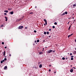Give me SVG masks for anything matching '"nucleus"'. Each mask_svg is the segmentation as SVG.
Here are the masks:
<instances>
[{
    "label": "nucleus",
    "instance_id": "obj_1",
    "mask_svg": "<svg viewBox=\"0 0 76 76\" xmlns=\"http://www.w3.org/2000/svg\"><path fill=\"white\" fill-rule=\"evenodd\" d=\"M18 29H22L23 28V26H20L18 28Z\"/></svg>",
    "mask_w": 76,
    "mask_h": 76
},
{
    "label": "nucleus",
    "instance_id": "obj_2",
    "mask_svg": "<svg viewBox=\"0 0 76 76\" xmlns=\"http://www.w3.org/2000/svg\"><path fill=\"white\" fill-rule=\"evenodd\" d=\"M53 51V50H50L48 51L47 53H51Z\"/></svg>",
    "mask_w": 76,
    "mask_h": 76
},
{
    "label": "nucleus",
    "instance_id": "obj_3",
    "mask_svg": "<svg viewBox=\"0 0 76 76\" xmlns=\"http://www.w3.org/2000/svg\"><path fill=\"white\" fill-rule=\"evenodd\" d=\"M74 34L72 33V34H71L70 35H69L68 36V38H69V37H71V36H72V35H74Z\"/></svg>",
    "mask_w": 76,
    "mask_h": 76
},
{
    "label": "nucleus",
    "instance_id": "obj_4",
    "mask_svg": "<svg viewBox=\"0 0 76 76\" xmlns=\"http://www.w3.org/2000/svg\"><path fill=\"white\" fill-rule=\"evenodd\" d=\"M73 7H74V8H75V7H76V3H75V4H74L73 5Z\"/></svg>",
    "mask_w": 76,
    "mask_h": 76
},
{
    "label": "nucleus",
    "instance_id": "obj_5",
    "mask_svg": "<svg viewBox=\"0 0 76 76\" xmlns=\"http://www.w3.org/2000/svg\"><path fill=\"white\" fill-rule=\"evenodd\" d=\"M5 19H6V20H5V21H7V17H5Z\"/></svg>",
    "mask_w": 76,
    "mask_h": 76
},
{
    "label": "nucleus",
    "instance_id": "obj_6",
    "mask_svg": "<svg viewBox=\"0 0 76 76\" xmlns=\"http://www.w3.org/2000/svg\"><path fill=\"white\" fill-rule=\"evenodd\" d=\"M10 13L11 15H13V11L10 12Z\"/></svg>",
    "mask_w": 76,
    "mask_h": 76
},
{
    "label": "nucleus",
    "instance_id": "obj_7",
    "mask_svg": "<svg viewBox=\"0 0 76 76\" xmlns=\"http://www.w3.org/2000/svg\"><path fill=\"white\" fill-rule=\"evenodd\" d=\"M45 22V24H44V25H45V26H46V25H47V21Z\"/></svg>",
    "mask_w": 76,
    "mask_h": 76
},
{
    "label": "nucleus",
    "instance_id": "obj_8",
    "mask_svg": "<svg viewBox=\"0 0 76 76\" xmlns=\"http://www.w3.org/2000/svg\"><path fill=\"white\" fill-rule=\"evenodd\" d=\"M70 72H71V73H72V72H73V69H71L70 70Z\"/></svg>",
    "mask_w": 76,
    "mask_h": 76
},
{
    "label": "nucleus",
    "instance_id": "obj_9",
    "mask_svg": "<svg viewBox=\"0 0 76 76\" xmlns=\"http://www.w3.org/2000/svg\"><path fill=\"white\" fill-rule=\"evenodd\" d=\"M71 25H70L69 28V29H68V30L69 31L70 30V28H71Z\"/></svg>",
    "mask_w": 76,
    "mask_h": 76
},
{
    "label": "nucleus",
    "instance_id": "obj_10",
    "mask_svg": "<svg viewBox=\"0 0 76 76\" xmlns=\"http://www.w3.org/2000/svg\"><path fill=\"white\" fill-rule=\"evenodd\" d=\"M7 69V66H6L4 67V69Z\"/></svg>",
    "mask_w": 76,
    "mask_h": 76
},
{
    "label": "nucleus",
    "instance_id": "obj_11",
    "mask_svg": "<svg viewBox=\"0 0 76 76\" xmlns=\"http://www.w3.org/2000/svg\"><path fill=\"white\" fill-rule=\"evenodd\" d=\"M39 67L40 68H41L42 67V64H40L39 66Z\"/></svg>",
    "mask_w": 76,
    "mask_h": 76
},
{
    "label": "nucleus",
    "instance_id": "obj_12",
    "mask_svg": "<svg viewBox=\"0 0 76 76\" xmlns=\"http://www.w3.org/2000/svg\"><path fill=\"white\" fill-rule=\"evenodd\" d=\"M4 12H6V13H8V10H4Z\"/></svg>",
    "mask_w": 76,
    "mask_h": 76
},
{
    "label": "nucleus",
    "instance_id": "obj_13",
    "mask_svg": "<svg viewBox=\"0 0 76 76\" xmlns=\"http://www.w3.org/2000/svg\"><path fill=\"white\" fill-rule=\"evenodd\" d=\"M43 53H42V52H40L39 54H42Z\"/></svg>",
    "mask_w": 76,
    "mask_h": 76
},
{
    "label": "nucleus",
    "instance_id": "obj_14",
    "mask_svg": "<svg viewBox=\"0 0 76 76\" xmlns=\"http://www.w3.org/2000/svg\"><path fill=\"white\" fill-rule=\"evenodd\" d=\"M5 51H4V56H5Z\"/></svg>",
    "mask_w": 76,
    "mask_h": 76
},
{
    "label": "nucleus",
    "instance_id": "obj_15",
    "mask_svg": "<svg viewBox=\"0 0 76 76\" xmlns=\"http://www.w3.org/2000/svg\"><path fill=\"white\" fill-rule=\"evenodd\" d=\"M44 22H47V20H46L45 19H44Z\"/></svg>",
    "mask_w": 76,
    "mask_h": 76
},
{
    "label": "nucleus",
    "instance_id": "obj_16",
    "mask_svg": "<svg viewBox=\"0 0 76 76\" xmlns=\"http://www.w3.org/2000/svg\"><path fill=\"white\" fill-rule=\"evenodd\" d=\"M64 13L65 14H66V15H67V12H65Z\"/></svg>",
    "mask_w": 76,
    "mask_h": 76
},
{
    "label": "nucleus",
    "instance_id": "obj_17",
    "mask_svg": "<svg viewBox=\"0 0 76 76\" xmlns=\"http://www.w3.org/2000/svg\"><path fill=\"white\" fill-rule=\"evenodd\" d=\"M62 15H65V12L63 13L62 14Z\"/></svg>",
    "mask_w": 76,
    "mask_h": 76
},
{
    "label": "nucleus",
    "instance_id": "obj_18",
    "mask_svg": "<svg viewBox=\"0 0 76 76\" xmlns=\"http://www.w3.org/2000/svg\"><path fill=\"white\" fill-rule=\"evenodd\" d=\"M37 42H39V39H38L37 40Z\"/></svg>",
    "mask_w": 76,
    "mask_h": 76
},
{
    "label": "nucleus",
    "instance_id": "obj_19",
    "mask_svg": "<svg viewBox=\"0 0 76 76\" xmlns=\"http://www.w3.org/2000/svg\"><path fill=\"white\" fill-rule=\"evenodd\" d=\"M62 60H65V58L63 57V58H62Z\"/></svg>",
    "mask_w": 76,
    "mask_h": 76
},
{
    "label": "nucleus",
    "instance_id": "obj_20",
    "mask_svg": "<svg viewBox=\"0 0 76 76\" xmlns=\"http://www.w3.org/2000/svg\"><path fill=\"white\" fill-rule=\"evenodd\" d=\"M54 24H55L56 25H57V23L56 22H55V23H54Z\"/></svg>",
    "mask_w": 76,
    "mask_h": 76
},
{
    "label": "nucleus",
    "instance_id": "obj_21",
    "mask_svg": "<svg viewBox=\"0 0 76 76\" xmlns=\"http://www.w3.org/2000/svg\"><path fill=\"white\" fill-rule=\"evenodd\" d=\"M8 10H9V11L11 10H12V9H11L10 8H9L8 9Z\"/></svg>",
    "mask_w": 76,
    "mask_h": 76
},
{
    "label": "nucleus",
    "instance_id": "obj_22",
    "mask_svg": "<svg viewBox=\"0 0 76 76\" xmlns=\"http://www.w3.org/2000/svg\"><path fill=\"white\" fill-rule=\"evenodd\" d=\"M29 14H33V13L32 12H30L29 13Z\"/></svg>",
    "mask_w": 76,
    "mask_h": 76
},
{
    "label": "nucleus",
    "instance_id": "obj_23",
    "mask_svg": "<svg viewBox=\"0 0 76 76\" xmlns=\"http://www.w3.org/2000/svg\"><path fill=\"white\" fill-rule=\"evenodd\" d=\"M7 60V58H4V60L5 61H6Z\"/></svg>",
    "mask_w": 76,
    "mask_h": 76
},
{
    "label": "nucleus",
    "instance_id": "obj_24",
    "mask_svg": "<svg viewBox=\"0 0 76 76\" xmlns=\"http://www.w3.org/2000/svg\"><path fill=\"white\" fill-rule=\"evenodd\" d=\"M46 34H47L46 32H44V34H45V35H46Z\"/></svg>",
    "mask_w": 76,
    "mask_h": 76
},
{
    "label": "nucleus",
    "instance_id": "obj_25",
    "mask_svg": "<svg viewBox=\"0 0 76 76\" xmlns=\"http://www.w3.org/2000/svg\"><path fill=\"white\" fill-rule=\"evenodd\" d=\"M76 51H75L73 52V54H76Z\"/></svg>",
    "mask_w": 76,
    "mask_h": 76
},
{
    "label": "nucleus",
    "instance_id": "obj_26",
    "mask_svg": "<svg viewBox=\"0 0 76 76\" xmlns=\"http://www.w3.org/2000/svg\"><path fill=\"white\" fill-rule=\"evenodd\" d=\"M71 60H73V58H71Z\"/></svg>",
    "mask_w": 76,
    "mask_h": 76
},
{
    "label": "nucleus",
    "instance_id": "obj_27",
    "mask_svg": "<svg viewBox=\"0 0 76 76\" xmlns=\"http://www.w3.org/2000/svg\"><path fill=\"white\" fill-rule=\"evenodd\" d=\"M52 28H55V26H53Z\"/></svg>",
    "mask_w": 76,
    "mask_h": 76
},
{
    "label": "nucleus",
    "instance_id": "obj_28",
    "mask_svg": "<svg viewBox=\"0 0 76 76\" xmlns=\"http://www.w3.org/2000/svg\"><path fill=\"white\" fill-rule=\"evenodd\" d=\"M25 29H28V27H25Z\"/></svg>",
    "mask_w": 76,
    "mask_h": 76
},
{
    "label": "nucleus",
    "instance_id": "obj_29",
    "mask_svg": "<svg viewBox=\"0 0 76 76\" xmlns=\"http://www.w3.org/2000/svg\"><path fill=\"white\" fill-rule=\"evenodd\" d=\"M34 32L35 33H36V32H37V31H36V30L34 31Z\"/></svg>",
    "mask_w": 76,
    "mask_h": 76
},
{
    "label": "nucleus",
    "instance_id": "obj_30",
    "mask_svg": "<svg viewBox=\"0 0 76 76\" xmlns=\"http://www.w3.org/2000/svg\"><path fill=\"white\" fill-rule=\"evenodd\" d=\"M49 31H51V29H50H50H49Z\"/></svg>",
    "mask_w": 76,
    "mask_h": 76
},
{
    "label": "nucleus",
    "instance_id": "obj_31",
    "mask_svg": "<svg viewBox=\"0 0 76 76\" xmlns=\"http://www.w3.org/2000/svg\"><path fill=\"white\" fill-rule=\"evenodd\" d=\"M4 15H7V13H4Z\"/></svg>",
    "mask_w": 76,
    "mask_h": 76
},
{
    "label": "nucleus",
    "instance_id": "obj_32",
    "mask_svg": "<svg viewBox=\"0 0 76 76\" xmlns=\"http://www.w3.org/2000/svg\"><path fill=\"white\" fill-rule=\"evenodd\" d=\"M4 42H2V44L3 45H4Z\"/></svg>",
    "mask_w": 76,
    "mask_h": 76
},
{
    "label": "nucleus",
    "instance_id": "obj_33",
    "mask_svg": "<svg viewBox=\"0 0 76 76\" xmlns=\"http://www.w3.org/2000/svg\"><path fill=\"white\" fill-rule=\"evenodd\" d=\"M3 61H1V63H3Z\"/></svg>",
    "mask_w": 76,
    "mask_h": 76
},
{
    "label": "nucleus",
    "instance_id": "obj_34",
    "mask_svg": "<svg viewBox=\"0 0 76 76\" xmlns=\"http://www.w3.org/2000/svg\"><path fill=\"white\" fill-rule=\"evenodd\" d=\"M47 34H49V32H47Z\"/></svg>",
    "mask_w": 76,
    "mask_h": 76
},
{
    "label": "nucleus",
    "instance_id": "obj_35",
    "mask_svg": "<svg viewBox=\"0 0 76 76\" xmlns=\"http://www.w3.org/2000/svg\"><path fill=\"white\" fill-rule=\"evenodd\" d=\"M70 56H72V53H70Z\"/></svg>",
    "mask_w": 76,
    "mask_h": 76
},
{
    "label": "nucleus",
    "instance_id": "obj_36",
    "mask_svg": "<svg viewBox=\"0 0 76 76\" xmlns=\"http://www.w3.org/2000/svg\"><path fill=\"white\" fill-rule=\"evenodd\" d=\"M4 60H3L2 61H3V62H4Z\"/></svg>",
    "mask_w": 76,
    "mask_h": 76
},
{
    "label": "nucleus",
    "instance_id": "obj_37",
    "mask_svg": "<svg viewBox=\"0 0 76 76\" xmlns=\"http://www.w3.org/2000/svg\"><path fill=\"white\" fill-rule=\"evenodd\" d=\"M49 67H51V65H49Z\"/></svg>",
    "mask_w": 76,
    "mask_h": 76
},
{
    "label": "nucleus",
    "instance_id": "obj_38",
    "mask_svg": "<svg viewBox=\"0 0 76 76\" xmlns=\"http://www.w3.org/2000/svg\"><path fill=\"white\" fill-rule=\"evenodd\" d=\"M71 57L72 58V57H73V56H71Z\"/></svg>",
    "mask_w": 76,
    "mask_h": 76
},
{
    "label": "nucleus",
    "instance_id": "obj_39",
    "mask_svg": "<svg viewBox=\"0 0 76 76\" xmlns=\"http://www.w3.org/2000/svg\"><path fill=\"white\" fill-rule=\"evenodd\" d=\"M35 69H37V67H35Z\"/></svg>",
    "mask_w": 76,
    "mask_h": 76
},
{
    "label": "nucleus",
    "instance_id": "obj_40",
    "mask_svg": "<svg viewBox=\"0 0 76 76\" xmlns=\"http://www.w3.org/2000/svg\"><path fill=\"white\" fill-rule=\"evenodd\" d=\"M49 72H51V69H49Z\"/></svg>",
    "mask_w": 76,
    "mask_h": 76
},
{
    "label": "nucleus",
    "instance_id": "obj_41",
    "mask_svg": "<svg viewBox=\"0 0 76 76\" xmlns=\"http://www.w3.org/2000/svg\"><path fill=\"white\" fill-rule=\"evenodd\" d=\"M53 53H55V50H53Z\"/></svg>",
    "mask_w": 76,
    "mask_h": 76
},
{
    "label": "nucleus",
    "instance_id": "obj_42",
    "mask_svg": "<svg viewBox=\"0 0 76 76\" xmlns=\"http://www.w3.org/2000/svg\"><path fill=\"white\" fill-rule=\"evenodd\" d=\"M3 25H1V27H3Z\"/></svg>",
    "mask_w": 76,
    "mask_h": 76
},
{
    "label": "nucleus",
    "instance_id": "obj_43",
    "mask_svg": "<svg viewBox=\"0 0 76 76\" xmlns=\"http://www.w3.org/2000/svg\"><path fill=\"white\" fill-rule=\"evenodd\" d=\"M73 68L74 69H76V68H75V67H73Z\"/></svg>",
    "mask_w": 76,
    "mask_h": 76
},
{
    "label": "nucleus",
    "instance_id": "obj_44",
    "mask_svg": "<svg viewBox=\"0 0 76 76\" xmlns=\"http://www.w3.org/2000/svg\"><path fill=\"white\" fill-rule=\"evenodd\" d=\"M48 37H49V38H50V37H51V36H49Z\"/></svg>",
    "mask_w": 76,
    "mask_h": 76
},
{
    "label": "nucleus",
    "instance_id": "obj_45",
    "mask_svg": "<svg viewBox=\"0 0 76 76\" xmlns=\"http://www.w3.org/2000/svg\"><path fill=\"white\" fill-rule=\"evenodd\" d=\"M66 60H67V59H68V58H66Z\"/></svg>",
    "mask_w": 76,
    "mask_h": 76
},
{
    "label": "nucleus",
    "instance_id": "obj_46",
    "mask_svg": "<svg viewBox=\"0 0 76 76\" xmlns=\"http://www.w3.org/2000/svg\"><path fill=\"white\" fill-rule=\"evenodd\" d=\"M72 15H73V16L74 15V13L72 14Z\"/></svg>",
    "mask_w": 76,
    "mask_h": 76
},
{
    "label": "nucleus",
    "instance_id": "obj_47",
    "mask_svg": "<svg viewBox=\"0 0 76 76\" xmlns=\"http://www.w3.org/2000/svg\"><path fill=\"white\" fill-rule=\"evenodd\" d=\"M70 23V22H69L67 24H69Z\"/></svg>",
    "mask_w": 76,
    "mask_h": 76
},
{
    "label": "nucleus",
    "instance_id": "obj_48",
    "mask_svg": "<svg viewBox=\"0 0 76 76\" xmlns=\"http://www.w3.org/2000/svg\"><path fill=\"white\" fill-rule=\"evenodd\" d=\"M5 48H7V47H5Z\"/></svg>",
    "mask_w": 76,
    "mask_h": 76
},
{
    "label": "nucleus",
    "instance_id": "obj_49",
    "mask_svg": "<svg viewBox=\"0 0 76 76\" xmlns=\"http://www.w3.org/2000/svg\"><path fill=\"white\" fill-rule=\"evenodd\" d=\"M54 73H56V72H54Z\"/></svg>",
    "mask_w": 76,
    "mask_h": 76
},
{
    "label": "nucleus",
    "instance_id": "obj_50",
    "mask_svg": "<svg viewBox=\"0 0 76 76\" xmlns=\"http://www.w3.org/2000/svg\"><path fill=\"white\" fill-rule=\"evenodd\" d=\"M9 56H10H10H11V54H10L9 55Z\"/></svg>",
    "mask_w": 76,
    "mask_h": 76
},
{
    "label": "nucleus",
    "instance_id": "obj_51",
    "mask_svg": "<svg viewBox=\"0 0 76 76\" xmlns=\"http://www.w3.org/2000/svg\"><path fill=\"white\" fill-rule=\"evenodd\" d=\"M43 42H45V40H43Z\"/></svg>",
    "mask_w": 76,
    "mask_h": 76
},
{
    "label": "nucleus",
    "instance_id": "obj_52",
    "mask_svg": "<svg viewBox=\"0 0 76 76\" xmlns=\"http://www.w3.org/2000/svg\"><path fill=\"white\" fill-rule=\"evenodd\" d=\"M37 42V41H35V42Z\"/></svg>",
    "mask_w": 76,
    "mask_h": 76
},
{
    "label": "nucleus",
    "instance_id": "obj_53",
    "mask_svg": "<svg viewBox=\"0 0 76 76\" xmlns=\"http://www.w3.org/2000/svg\"><path fill=\"white\" fill-rule=\"evenodd\" d=\"M44 48H43V50L42 51H44Z\"/></svg>",
    "mask_w": 76,
    "mask_h": 76
},
{
    "label": "nucleus",
    "instance_id": "obj_54",
    "mask_svg": "<svg viewBox=\"0 0 76 76\" xmlns=\"http://www.w3.org/2000/svg\"><path fill=\"white\" fill-rule=\"evenodd\" d=\"M70 67H72V65H70Z\"/></svg>",
    "mask_w": 76,
    "mask_h": 76
},
{
    "label": "nucleus",
    "instance_id": "obj_55",
    "mask_svg": "<svg viewBox=\"0 0 76 76\" xmlns=\"http://www.w3.org/2000/svg\"><path fill=\"white\" fill-rule=\"evenodd\" d=\"M35 8H37V6H36L35 7Z\"/></svg>",
    "mask_w": 76,
    "mask_h": 76
},
{
    "label": "nucleus",
    "instance_id": "obj_56",
    "mask_svg": "<svg viewBox=\"0 0 76 76\" xmlns=\"http://www.w3.org/2000/svg\"><path fill=\"white\" fill-rule=\"evenodd\" d=\"M75 42H76V39L75 40Z\"/></svg>",
    "mask_w": 76,
    "mask_h": 76
},
{
    "label": "nucleus",
    "instance_id": "obj_57",
    "mask_svg": "<svg viewBox=\"0 0 76 76\" xmlns=\"http://www.w3.org/2000/svg\"><path fill=\"white\" fill-rule=\"evenodd\" d=\"M72 19H74V17H73V18H72Z\"/></svg>",
    "mask_w": 76,
    "mask_h": 76
},
{
    "label": "nucleus",
    "instance_id": "obj_58",
    "mask_svg": "<svg viewBox=\"0 0 76 76\" xmlns=\"http://www.w3.org/2000/svg\"><path fill=\"white\" fill-rule=\"evenodd\" d=\"M5 58H6V56H5Z\"/></svg>",
    "mask_w": 76,
    "mask_h": 76
},
{
    "label": "nucleus",
    "instance_id": "obj_59",
    "mask_svg": "<svg viewBox=\"0 0 76 76\" xmlns=\"http://www.w3.org/2000/svg\"><path fill=\"white\" fill-rule=\"evenodd\" d=\"M75 20H74V22H75Z\"/></svg>",
    "mask_w": 76,
    "mask_h": 76
},
{
    "label": "nucleus",
    "instance_id": "obj_60",
    "mask_svg": "<svg viewBox=\"0 0 76 76\" xmlns=\"http://www.w3.org/2000/svg\"><path fill=\"white\" fill-rule=\"evenodd\" d=\"M3 53H4V52H3Z\"/></svg>",
    "mask_w": 76,
    "mask_h": 76
},
{
    "label": "nucleus",
    "instance_id": "obj_61",
    "mask_svg": "<svg viewBox=\"0 0 76 76\" xmlns=\"http://www.w3.org/2000/svg\"><path fill=\"white\" fill-rule=\"evenodd\" d=\"M75 50H76V48H75Z\"/></svg>",
    "mask_w": 76,
    "mask_h": 76
},
{
    "label": "nucleus",
    "instance_id": "obj_62",
    "mask_svg": "<svg viewBox=\"0 0 76 76\" xmlns=\"http://www.w3.org/2000/svg\"><path fill=\"white\" fill-rule=\"evenodd\" d=\"M68 54H69L68 53Z\"/></svg>",
    "mask_w": 76,
    "mask_h": 76
}]
</instances>
